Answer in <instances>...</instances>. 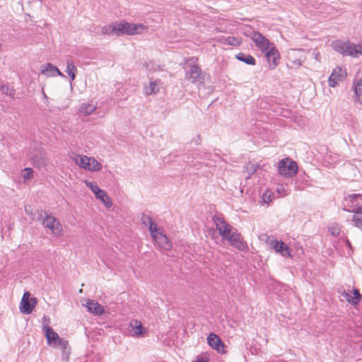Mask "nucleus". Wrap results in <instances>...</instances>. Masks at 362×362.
<instances>
[{"instance_id": "f257e3e1", "label": "nucleus", "mask_w": 362, "mask_h": 362, "mask_svg": "<svg viewBox=\"0 0 362 362\" xmlns=\"http://www.w3.org/2000/svg\"><path fill=\"white\" fill-rule=\"evenodd\" d=\"M197 58H191L188 60L185 68V78L192 83L202 84L204 83V77L202 69L197 64Z\"/></svg>"}, {"instance_id": "f03ea898", "label": "nucleus", "mask_w": 362, "mask_h": 362, "mask_svg": "<svg viewBox=\"0 0 362 362\" xmlns=\"http://www.w3.org/2000/svg\"><path fill=\"white\" fill-rule=\"evenodd\" d=\"M334 49L346 56L358 58L362 56V44L355 45L349 41L336 42L333 44Z\"/></svg>"}, {"instance_id": "7ed1b4c3", "label": "nucleus", "mask_w": 362, "mask_h": 362, "mask_svg": "<svg viewBox=\"0 0 362 362\" xmlns=\"http://www.w3.org/2000/svg\"><path fill=\"white\" fill-rule=\"evenodd\" d=\"M44 217L42 214H39L38 220H42V224L47 228L49 229L55 235L60 236L62 234L63 228L58 218L52 216L43 211Z\"/></svg>"}, {"instance_id": "20e7f679", "label": "nucleus", "mask_w": 362, "mask_h": 362, "mask_svg": "<svg viewBox=\"0 0 362 362\" xmlns=\"http://www.w3.org/2000/svg\"><path fill=\"white\" fill-rule=\"evenodd\" d=\"M117 26V36H122L124 35H133L139 34L142 32L144 27L142 24H135L128 22L116 23Z\"/></svg>"}, {"instance_id": "39448f33", "label": "nucleus", "mask_w": 362, "mask_h": 362, "mask_svg": "<svg viewBox=\"0 0 362 362\" xmlns=\"http://www.w3.org/2000/svg\"><path fill=\"white\" fill-rule=\"evenodd\" d=\"M278 171L280 175L284 177H291L298 172L297 163L289 158L282 159L279 163Z\"/></svg>"}, {"instance_id": "423d86ee", "label": "nucleus", "mask_w": 362, "mask_h": 362, "mask_svg": "<svg viewBox=\"0 0 362 362\" xmlns=\"http://www.w3.org/2000/svg\"><path fill=\"white\" fill-rule=\"evenodd\" d=\"M358 197H361V195L351 194L349 196V199L350 202H352L354 207L351 210L348 211L354 213L352 220L354 222V226L359 228L362 232V204L358 205L354 204L355 199Z\"/></svg>"}, {"instance_id": "0eeeda50", "label": "nucleus", "mask_w": 362, "mask_h": 362, "mask_svg": "<svg viewBox=\"0 0 362 362\" xmlns=\"http://www.w3.org/2000/svg\"><path fill=\"white\" fill-rule=\"evenodd\" d=\"M37 303V299L35 297L30 298V293L29 291H25L22 297L20 303V310L23 314H30L35 306Z\"/></svg>"}, {"instance_id": "6e6552de", "label": "nucleus", "mask_w": 362, "mask_h": 362, "mask_svg": "<svg viewBox=\"0 0 362 362\" xmlns=\"http://www.w3.org/2000/svg\"><path fill=\"white\" fill-rule=\"evenodd\" d=\"M251 39L262 53L269 49L272 45H274L259 32H254Z\"/></svg>"}, {"instance_id": "1a4fd4ad", "label": "nucleus", "mask_w": 362, "mask_h": 362, "mask_svg": "<svg viewBox=\"0 0 362 362\" xmlns=\"http://www.w3.org/2000/svg\"><path fill=\"white\" fill-rule=\"evenodd\" d=\"M213 221L223 239L233 230V228L225 221L221 214L214 216Z\"/></svg>"}, {"instance_id": "9d476101", "label": "nucleus", "mask_w": 362, "mask_h": 362, "mask_svg": "<svg viewBox=\"0 0 362 362\" xmlns=\"http://www.w3.org/2000/svg\"><path fill=\"white\" fill-rule=\"evenodd\" d=\"M224 239L228 240L232 246L240 251H243L247 247V245L243 240L241 235L238 233L235 229V231L232 230Z\"/></svg>"}, {"instance_id": "9b49d317", "label": "nucleus", "mask_w": 362, "mask_h": 362, "mask_svg": "<svg viewBox=\"0 0 362 362\" xmlns=\"http://www.w3.org/2000/svg\"><path fill=\"white\" fill-rule=\"evenodd\" d=\"M264 54L267 57L270 69H275L279 64V59L280 58L279 52L276 47L272 45L271 48L264 52Z\"/></svg>"}, {"instance_id": "f8f14e48", "label": "nucleus", "mask_w": 362, "mask_h": 362, "mask_svg": "<svg viewBox=\"0 0 362 362\" xmlns=\"http://www.w3.org/2000/svg\"><path fill=\"white\" fill-rule=\"evenodd\" d=\"M346 73L342 68L337 67L330 74L328 80V84L330 87H335L339 81H341L346 76Z\"/></svg>"}, {"instance_id": "ddd939ff", "label": "nucleus", "mask_w": 362, "mask_h": 362, "mask_svg": "<svg viewBox=\"0 0 362 362\" xmlns=\"http://www.w3.org/2000/svg\"><path fill=\"white\" fill-rule=\"evenodd\" d=\"M41 74L47 77L57 76L64 77V75L59 70V69L51 63H47L45 66L42 67Z\"/></svg>"}, {"instance_id": "4468645a", "label": "nucleus", "mask_w": 362, "mask_h": 362, "mask_svg": "<svg viewBox=\"0 0 362 362\" xmlns=\"http://www.w3.org/2000/svg\"><path fill=\"white\" fill-rule=\"evenodd\" d=\"M153 239L161 249L169 250L172 247V243L169 240V238L163 233L153 235Z\"/></svg>"}, {"instance_id": "2eb2a0df", "label": "nucleus", "mask_w": 362, "mask_h": 362, "mask_svg": "<svg viewBox=\"0 0 362 362\" xmlns=\"http://www.w3.org/2000/svg\"><path fill=\"white\" fill-rule=\"evenodd\" d=\"M270 245L276 252L281 253L284 257L291 256L288 247L283 241L273 240L270 242Z\"/></svg>"}, {"instance_id": "dca6fc26", "label": "nucleus", "mask_w": 362, "mask_h": 362, "mask_svg": "<svg viewBox=\"0 0 362 362\" xmlns=\"http://www.w3.org/2000/svg\"><path fill=\"white\" fill-rule=\"evenodd\" d=\"M207 341L209 346L218 352H221L223 349V344L218 336L214 333H211L207 337Z\"/></svg>"}, {"instance_id": "f3484780", "label": "nucleus", "mask_w": 362, "mask_h": 362, "mask_svg": "<svg viewBox=\"0 0 362 362\" xmlns=\"http://www.w3.org/2000/svg\"><path fill=\"white\" fill-rule=\"evenodd\" d=\"M303 49H291L288 52V59L292 62V64L295 66H300L303 62V56L300 54H302Z\"/></svg>"}, {"instance_id": "a211bd4d", "label": "nucleus", "mask_w": 362, "mask_h": 362, "mask_svg": "<svg viewBox=\"0 0 362 362\" xmlns=\"http://www.w3.org/2000/svg\"><path fill=\"white\" fill-rule=\"evenodd\" d=\"M30 160L33 165L38 168L45 166L47 163L46 154L43 151H40L39 155H34Z\"/></svg>"}, {"instance_id": "6ab92c4d", "label": "nucleus", "mask_w": 362, "mask_h": 362, "mask_svg": "<svg viewBox=\"0 0 362 362\" xmlns=\"http://www.w3.org/2000/svg\"><path fill=\"white\" fill-rule=\"evenodd\" d=\"M129 329L133 336L139 337L144 334L142 324L137 320H134L130 322Z\"/></svg>"}, {"instance_id": "aec40b11", "label": "nucleus", "mask_w": 362, "mask_h": 362, "mask_svg": "<svg viewBox=\"0 0 362 362\" xmlns=\"http://www.w3.org/2000/svg\"><path fill=\"white\" fill-rule=\"evenodd\" d=\"M86 306L90 313L95 315H101L104 312L103 307L93 300H88Z\"/></svg>"}, {"instance_id": "412c9836", "label": "nucleus", "mask_w": 362, "mask_h": 362, "mask_svg": "<svg viewBox=\"0 0 362 362\" xmlns=\"http://www.w3.org/2000/svg\"><path fill=\"white\" fill-rule=\"evenodd\" d=\"M101 169V163H100L95 158L88 157L86 167V170H89L90 172H96L100 170Z\"/></svg>"}, {"instance_id": "4be33fe9", "label": "nucleus", "mask_w": 362, "mask_h": 362, "mask_svg": "<svg viewBox=\"0 0 362 362\" xmlns=\"http://www.w3.org/2000/svg\"><path fill=\"white\" fill-rule=\"evenodd\" d=\"M235 58L238 60H239L247 65L254 66L256 64L255 59L252 55L248 54H245L243 52H239L238 54H237L235 55Z\"/></svg>"}, {"instance_id": "5701e85b", "label": "nucleus", "mask_w": 362, "mask_h": 362, "mask_svg": "<svg viewBox=\"0 0 362 362\" xmlns=\"http://www.w3.org/2000/svg\"><path fill=\"white\" fill-rule=\"evenodd\" d=\"M65 72L69 75L70 78V81H73L75 80L76 75L77 73V67L71 60H66V67L65 69Z\"/></svg>"}, {"instance_id": "b1692460", "label": "nucleus", "mask_w": 362, "mask_h": 362, "mask_svg": "<svg viewBox=\"0 0 362 362\" xmlns=\"http://www.w3.org/2000/svg\"><path fill=\"white\" fill-rule=\"evenodd\" d=\"M45 337L47 341L51 346L54 342H56L57 339H59V336L54 329L50 327H45Z\"/></svg>"}, {"instance_id": "393cba45", "label": "nucleus", "mask_w": 362, "mask_h": 362, "mask_svg": "<svg viewBox=\"0 0 362 362\" xmlns=\"http://www.w3.org/2000/svg\"><path fill=\"white\" fill-rule=\"evenodd\" d=\"M54 347H60L62 349H63V355H62V359L65 361H68L69 357L66 354V349L68 346L67 341L64 340L62 338L59 337L58 339H57L56 342H54L52 345Z\"/></svg>"}, {"instance_id": "a878e982", "label": "nucleus", "mask_w": 362, "mask_h": 362, "mask_svg": "<svg viewBox=\"0 0 362 362\" xmlns=\"http://www.w3.org/2000/svg\"><path fill=\"white\" fill-rule=\"evenodd\" d=\"M95 196L97 199H100L106 207H110L112 205V200L105 191L103 189L98 191V193Z\"/></svg>"}, {"instance_id": "bb28decb", "label": "nucleus", "mask_w": 362, "mask_h": 362, "mask_svg": "<svg viewBox=\"0 0 362 362\" xmlns=\"http://www.w3.org/2000/svg\"><path fill=\"white\" fill-rule=\"evenodd\" d=\"M72 160L75 162L76 165H78L80 168L86 170L87 160H88V156H81L79 154H74L73 156H71Z\"/></svg>"}, {"instance_id": "cd10ccee", "label": "nucleus", "mask_w": 362, "mask_h": 362, "mask_svg": "<svg viewBox=\"0 0 362 362\" xmlns=\"http://www.w3.org/2000/svg\"><path fill=\"white\" fill-rule=\"evenodd\" d=\"M101 33L103 35H117L116 23L105 25L101 28Z\"/></svg>"}, {"instance_id": "c85d7f7f", "label": "nucleus", "mask_w": 362, "mask_h": 362, "mask_svg": "<svg viewBox=\"0 0 362 362\" xmlns=\"http://www.w3.org/2000/svg\"><path fill=\"white\" fill-rule=\"evenodd\" d=\"M346 300L353 305H356L361 299V296L358 289L355 288L353 292V296L346 293Z\"/></svg>"}, {"instance_id": "c756f323", "label": "nucleus", "mask_w": 362, "mask_h": 362, "mask_svg": "<svg viewBox=\"0 0 362 362\" xmlns=\"http://www.w3.org/2000/svg\"><path fill=\"white\" fill-rule=\"evenodd\" d=\"M96 110V106L93 104L83 103L81 105L79 111L84 115H90Z\"/></svg>"}, {"instance_id": "7c9ffc66", "label": "nucleus", "mask_w": 362, "mask_h": 362, "mask_svg": "<svg viewBox=\"0 0 362 362\" xmlns=\"http://www.w3.org/2000/svg\"><path fill=\"white\" fill-rule=\"evenodd\" d=\"M259 167L260 165L257 163H247V165L245 167V171L248 174V175L246 177V179H250V176L255 174L259 168Z\"/></svg>"}, {"instance_id": "2f4dec72", "label": "nucleus", "mask_w": 362, "mask_h": 362, "mask_svg": "<svg viewBox=\"0 0 362 362\" xmlns=\"http://www.w3.org/2000/svg\"><path fill=\"white\" fill-rule=\"evenodd\" d=\"M225 42L226 44L234 47L239 46L242 42L240 38L235 36H228L225 38Z\"/></svg>"}, {"instance_id": "473e14b6", "label": "nucleus", "mask_w": 362, "mask_h": 362, "mask_svg": "<svg viewBox=\"0 0 362 362\" xmlns=\"http://www.w3.org/2000/svg\"><path fill=\"white\" fill-rule=\"evenodd\" d=\"M0 90L4 94H5L12 98H14L15 90L13 88H11V86H9L8 85H2V86H1Z\"/></svg>"}, {"instance_id": "72a5a7b5", "label": "nucleus", "mask_w": 362, "mask_h": 362, "mask_svg": "<svg viewBox=\"0 0 362 362\" xmlns=\"http://www.w3.org/2000/svg\"><path fill=\"white\" fill-rule=\"evenodd\" d=\"M158 91V83L156 81H151L149 86L146 88V93L151 95Z\"/></svg>"}, {"instance_id": "f704fd0d", "label": "nucleus", "mask_w": 362, "mask_h": 362, "mask_svg": "<svg viewBox=\"0 0 362 362\" xmlns=\"http://www.w3.org/2000/svg\"><path fill=\"white\" fill-rule=\"evenodd\" d=\"M272 192L270 190H266L262 195L261 198L264 203L269 204L272 202Z\"/></svg>"}, {"instance_id": "c9c22d12", "label": "nucleus", "mask_w": 362, "mask_h": 362, "mask_svg": "<svg viewBox=\"0 0 362 362\" xmlns=\"http://www.w3.org/2000/svg\"><path fill=\"white\" fill-rule=\"evenodd\" d=\"M148 228L153 238V235H156L157 234L162 233L158 228L157 225L153 222L151 223L149 226H148Z\"/></svg>"}, {"instance_id": "e433bc0d", "label": "nucleus", "mask_w": 362, "mask_h": 362, "mask_svg": "<svg viewBox=\"0 0 362 362\" xmlns=\"http://www.w3.org/2000/svg\"><path fill=\"white\" fill-rule=\"evenodd\" d=\"M141 221L142 224H144L146 226H148L153 223L151 217L149 215L146 214L144 213L141 214Z\"/></svg>"}, {"instance_id": "4c0bfd02", "label": "nucleus", "mask_w": 362, "mask_h": 362, "mask_svg": "<svg viewBox=\"0 0 362 362\" xmlns=\"http://www.w3.org/2000/svg\"><path fill=\"white\" fill-rule=\"evenodd\" d=\"M25 211L26 214H28L32 220L38 219V217L35 216V213L33 211V209L31 206L27 205L25 206Z\"/></svg>"}, {"instance_id": "58836bf2", "label": "nucleus", "mask_w": 362, "mask_h": 362, "mask_svg": "<svg viewBox=\"0 0 362 362\" xmlns=\"http://www.w3.org/2000/svg\"><path fill=\"white\" fill-rule=\"evenodd\" d=\"M33 170L31 168H25L23 169V177L25 180L30 179L33 176Z\"/></svg>"}, {"instance_id": "ea45409f", "label": "nucleus", "mask_w": 362, "mask_h": 362, "mask_svg": "<svg viewBox=\"0 0 362 362\" xmlns=\"http://www.w3.org/2000/svg\"><path fill=\"white\" fill-rule=\"evenodd\" d=\"M99 357L94 354H90L87 356V358L85 362H99Z\"/></svg>"}, {"instance_id": "a19ab883", "label": "nucleus", "mask_w": 362, "mask_h": 362, "mask_svg": "<svg viewBox=\"0 0 362 362\" xmlns=\"http://www.w3.org/2000/svg\"><path fill=\"white\" fill-rule=\"evenodd\" d=\"M362 86V78H360L356 83L354 85V93L356 95V96L359 97L360 93H358V87Z\"/></svg>"}, {"instance_id": "79ce46f5", "label": "nucleus", "mask_w": 362, "mask_h": 362, "mask_svg": "<svg viewBox=\"0 0 362 362\" xmlns=\"http://www.w3.org/2000/svg\"><path fill=\"white\" fill-rule=\"evenodd\" d=\"M331 234L334 236H337L339 234V229L337 227H332L329 228Z\"/></svg>"}, {"instance_id": "37998d69", "label": "nucleus", "mask_w": 362, "mask_h": 362, "mask_svg": "<svg viewBox=\"0 0 362 362\" xmlns=\"http://www.w3.org/2000/svg\"><path fill=\"white\" fill-rule=\"evenodd\" d=\"M87 186L92 189L95 185H97L96 183L93 182H86Z\"/></svg>"}, {"instance_id": "c03bdc74", "label": "nucleus", "mask_w": 362, "mask_h": 362, "mask_svg": "<svg viewBox=\"0 0 362 362\" xmlns=\"http://www.w3.org/2000/svg\"><path fill=\"white\" fill-rule=\"evenodd\" d=\"M101 189H100L98 187V185H95L92 189L91 191L94 193V194L95 195L97 193H98V191H100Z\"/></svg>"}, {"instance_id": "a18cd8bd", "label": "nucleus", "mask_w": 362, "mask_h": 362, "mask_svg": "<svg viewBox=\"0 0 362 362\" xmlns=\"http://www.w3.org/2000/svg\"><path fill=\"white\" fill-rule=\"evenodd\" d=\"M196 362H207V361H204L203 358H198L196 361Z\"/></svg>"}, {"instance_id": "49530a36", "label": "nucleus", "mask_w": 362, "mask_h": 362, "mask_svg": "<svg viewBox=\"0 0 362 362\" xmlns=\"http://www.w3.org/2000/svg\"><path fill=\"white\" fill-rule=\"evenodd\" d=\"M358 93H360V94H361V86L358 87Z\"/></svg>"}, {"instance_id": "de8ad7c7", "label": "nucleus", "mask_w": 362, "mask_h": 362, "mask_svg": "<svg viewBox=\"0 0 362 362\" xmlns=\"http://www.w3.org/2000/svg\"><path fill=\"white\" fill-rule=\"evenodd\" d=\"M346 244H347V245H349V246H350V245H351V243H350L349 240H346Z\"/></svg>"}]
</instances>
